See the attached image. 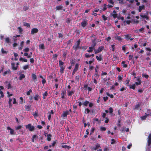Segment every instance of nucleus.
<instances>
[{"label": "nucleus", "mask_w": 151, "mask_h": 151, "mask_svg": "<svg viewBox=\"0 0 151 151\" xmlns=\"http://www.w3.org/2000/svg\"><path fill=\"white\" fill-rule=\"evenodd\" d=\"M42 83L43 85H44L46 82V81L45 78H43V79L42 81Z\"/></svg>", "instance_id": "obj_64"}, {"label": "nucleus", "mask_w": 151, "mask_h": 151, "mask_svg": "<svg viewBox=\"0 0 151 151\" xmlns=\"http://www.w3.org/2000/svg\"><path fill=\"white\" fill-rule=\"evenodd\" d=\"M104 46L99 47L97 50H96L95 49H94V50L95 51V53L97 54L99 52H101L104 49Z\"/></svg>", "instance_id": "obj_2"}, {"label": "nucleus", "mask_w": 151, "mask_h": 151, "mask_svg": "<svg viewBox=\"0 0 151 151\" xmlns=\"http://www.w3.org/2000/svg\"><path fill=\"white\" fill-rule=\"evenodd\" d=\"M104 101H106L108 99V98L107 96H104L103 98Z\"/></svg>", "instance_id": "obj_57"}, {"label": "nucleus", "mask_w": 151, "mask_h": 151, "mask_svg": "<svg viewBox=\"0 0 151 151\" xmlns=\"http://www.w3.org/2000/svg\"><path fill=\"white\" fill-rule=\"evenodd\" d=\"M132 22H133L134 23L137 24L139 23V21L138 20L136 19H132L131 21Z\"/></svg>", "instance_id": "obj_38"}, {"label": "nucleus", "mask_w": 151, "mask_h": 151, "mask_svg": "<svg viewBox=\"0 0 151 151\" xmlns=\"http://www.w3.org/2000/svg\"><path fill=\"white\" fill-rule=\"evenodd\" d=\"M75 92V90L74 89H72L71 91H68L67 94L68 96H71Z\"/></svg>", "instance_id": "obj_6"}, {"label": "nucleus", "mask_w": 151, "mask_h": 151, "mask_svg": "<svg viewBox=\"0 0 151 151\" xmlns=\"http://www.w3.org/2000/svg\"><path fill=\"white\" fill-rule=\"evenodd\" d=\"M79 65L78 63H77L76 64L75 66V68L74 70L77 71L78 69Z\"/></svg>", "instance_id": "obj_33"}, {"label": "nucleus", "mask_w": 151, "mask_h": 151, "mask_svg": "<svg viewBox=\"0 0 151 151\" xmlns=\"http://www.w3.org/2000/svg\"><path fill=\"white\" fill-rule=\"evenodd\" d=\"M99 67L97 65H96V68L95 69L96 73H98V72L99 71Z\"/></svg>", "instance_id": "obj_52"}, {"label": "nucleus", "mask_w": 151, "mask_h": 151, "mask_svg": "<svg viewBox=\"0 0 151 151\" xmlns=\"http://www.w3.org/2000/svg\"><path fill=\"white\" fill-rule=\"evenodd\" d=\"M96 58L97 60L99 61H101L103 60V59L102 58V55L101 54L99 55V56L97 55L96 56Z\"/></svg>", "instance_id": "obj_17"}, {"label": "nucleus", "mask_w": 151, "mask_h": 151, "mask_svg": "<svg viewBox=\"0 0 151 151\" xmlns=\"http://www.w3.org/2000/svg\"><path fill=\"white\" fill-rule=\"evenodd\" d=\"M81 24L82 27H84L87 25L88 22L87 21L84 20L81 22Z\"/></svg>", "instance_id": "obj_12"}, {"label": "nucleus", "mask_w": 151, "mask_h": 151, "mask_svg": "<svg viewBox=\"0 0 151 151\" xmlns=\"http://www.w3.org/2000/svg\"><path fill=\"white\" fill-rule=\"evenodd\" d=\"M85 57L86 58H88L91 57V55H89V54L88 53H86L85 55Z\"/></svg>", "instance_id": "obj_61"}, {"label": "nucleus", "mask_w": 151, "mask_h": 151, "mask_svg": "<svg viewBox=\"0 0 151 151\" xmlns=\"http://www.w3.org/2000/svg\"><path fill=\"white\" fill-rule=\"evenodd\" d=\"M25 77V76L24 74H20L19 73V80H22Z\"/></svg>", "instance_id": "obj_20"}, {"label": "nucleus", "mask_w": 151, "mask_h": 151, "mask_svg": "<svg viewBox=\"0 0 151 151\" xmlns=\"http://www.w3.org/2000/svg\"><path fill=\"white\" fill-rule=\"evenodd\" d=\"M109 112L110 114L112 113L113 112V109L112 107H110L109 109Z\"/></svg>", "instance_id": "obj_58"}, {"label": "nucleus", "mask_w": 151, "mask_h": 151, "mask_svg": "<svg viewBox=\"0 0 151 151\" xmlns=\"http://www.w3.org/2000/svg\"><path fill=\"white\" fill-rule=\"evenodd\" d=\"M94 47L91 46V47H89V50H87V52H92L93 51V49H94Z\"/></svg>", "instance_id": "obj_28"}, {"label": "nucleus", "mask_w": 151, "mask_h": 151, "mask_svg": "<svg viewBox=\"0 0 151 151\" xmlns=\"http://www.w3.org/2000/svg\"><path fill=\"white\" fill-rule=\"evenodd\" d=\"M145 115L144 116L141 117V118L142 120H145L146 119L147 116L150 115V114H147L146 113L145 114Z\"/></svg>", "instance_id": "obj_23"}, {"label": "nucleus", "mask_w": 151, "mask_h": 151, "mask_svg": "<svg viewBox=\"0 0 151 151\" xmlns=\"http://www.w3.org/2000/svg\"><path fill=\"white\" fill-rule=\"evenodd\" d=\"M131 36L129 35H125V38L127 40H129Z\"/></svg>", "instance_id": "obj_37"}, {"label": "nucleus", "mask_w": 151, "mask_h": 151, "mask_svg": "<svg viewBox=\"0 0 151 151\" xmlns=\"http://www.w3.org/2000/svg\"><path fill=\"white\" fill-rule=\"evenodd\" d=\"M80 42V39H79L75 43V45L73 46V47L75 51H76L78 49H81V47L79 46Z\"/></svg>", "instance_id": "obj_1"}, {"label": "nucleus", "mask_w": 151, "mask_h": 151, "mask_svg": "<svg viewBox=\"0 0 151 151\" xmlns=\"http://www.w3.org/2000/svg\"><path fill=\"white\" fill-rule=\"evenodd\" d=\"M5 41L7 43H9L10 42V41L9 37H6L5 38Z\"/></svg>", "instance_id": "obj_41"}, {"label": "nucleus", "mask_w": 151, "mask_h": 151, "mask_svg": "<svg viewBox=\"0 0 151 151\" xmlns=\"http://www.w3.org/2000/svg\"><path fill=\"white\" fill-rule=\"evenodd\" d=\"M52 135L50 134H48L47 135V139L48 141H50L51 140V137H52Z\"/></svg>", "instance_id": "obj_26"}, {"label": "nucleus", "mask_w": 151, "mask_h": 151, "mask_svg": "<svg viewBox=\"0 0 151 151\" xmlns=\"http://www.w3.org/2000/svg\"><path fill=\"white\" fill-rule=\"evenodd\" d=\"M111 145H113V144H114L116 142L115 140H114V139H111Z\"/></svg>", "instance_id": "obj_59"}, {"label": "nucleus", "mask_w": 151, "mask_h": 151, "mask_svg": "<svg viewBox=\"0 0 151 151\" xmlns=\"http://www.w3.org/2000/svg\"><path fill=\"white\" fill-rule=\"evenodd\" d=\"M31 105H29L28 106H25V109L28 111H29L30 110V109L31 108Z\"/></svg>", "instance_id": "obj_27"}, {"label": "nucleus", "mask_w": 151, "mask_h": 151, "mask_svg": "<svg viewBox=\"0 0 151 151\" xmlns=\"http://www.w3.org/2000/svg\"><path fill=\"white\" fill-rule=\"evenodd\" d=\"M100 147V145L98 143L96 144V147H94L95 148H93V150H96L97 149Z\"/></svg>", "instance_id": "obj_36"}, {"label": "nucleus", "mask_w": 151, "mask_h": 151, "mask_svg": "<svg viewBox=\"0 0 151 151\" xmlns=\"http://www.w3.org/2000/svg\"><path fill=\"white\" fill-rule=\"evenodd\" d=\"M88 105L91 108L93 106V104L91 102H89V104H88Z\"/></svg>", "instance_id": "obj_63"}, {"label": "nucleus", "mask_w": 151, "mask_h": 151, "mask_svg": "<svg viewBox=\"0 0 151 151\" xmlns=\"http://www.w3.org/2000/svg\"><path fill=\"white\" fill-rule=\"evenodd\" d=\"M40 48L42 49H45V45L44 44H42L40 45L39 46Z\"/></svg>", "instance_id": "obj_43"}, {"label": "nucleus", "mask_w": 151, "mask_h": 151, "mask_svg": "<svg viewBox=\"0 0 151 151\" xmlns=\"http://www.w3.org/2000/svg\"><path fill=\"white\" fill-rule=\"evenodd\" d=\"M7 128L8 130H10V133L11 134L14 135L15 134L14 133V130L11 129L9 127H7Z\"/></svg>", "instance_id": "obj_16"}, {"label": "nucleus", "mask_w": 151, "mask_h": 151, "mask_svg": "<svg viewBox=\"0 0 151 151\" xmlns=\"http://www.w3.org/2000/svg\"><path fill=\"white\" fill-rule=\"evenodd\" d=\"M70 63L71 65H74L75 63V60L72 59L70 61Z\"/></svg>", "instance_id": "obj_53"}, {"label": "nucleus", "mask_w": 151, "mask_h": 151, "mask_svg": "<svg viewBox=\"0 0 151 151\" xmlns=\"http://www.w3.org/2000/svg\"><path fill=\"white\" fill-rule=\"evenodd\" d=\"M102 18L104 21H106L107 19V17L104 15L102 16Z\"/></svg>", "instance_id": "obj_49"}, {"label": "nucleus", "mask_w": 151, "mask_h": 151, "mask_svg": "<svg viewBox=\"0 0 151 151\" xmlns=\"http://www.w3.org/2000/svg\"><path fill=\"white\" fill-rule=\"evenodd\" d=\"M32 78L34 81L35 82L37 81V76L35 74L33 73L32 74Z\"/></svg>", "instance_id": "obj_14"}, {"label": "nucleus", "mask_w": 151, "mask_h": 151, "mask_svg": "<svg viewBox=\"0 0 151 151\" xmlns=\"http://www.w3.org/2000/svg\"><path fill=\"white\" fill-rule=\"evenodd\" d=\"M19 64V63L18 62L16 64L15 63H11L12 69L14 70H16L17 69L18 65Z\"/></svg>", "instance_id": "obj_4"}, {"label": "nucleus", "mask_w": 151, "mask_h": 151, "mask_svg": "<svg viewBox=\"0 0 151 151\" xmlns=\"http://www.w3.org/2000/svg\"><path fill=\"white\" fill-rule=\"evenodd\" d=\"M38 29L37 28H33L32 29L31 31V34L32 35H33L35 33L38 32Z\"/></svg>", "instance_id": "obj_7"}, {"label": "nucleus", "mask_w": 151, "mask_h": 151, "mask_svg": "<svg viewBox=\"0 0 151 151\" xmlns=\"http://www.w3.org/2000/svg\"><path fill=\"white\" fill-rule=\"evenodd\" d=\"M64 63L62 61V60H59V66L61 65H64Z\"/></svg>", "instance_id": "obj_35"}, {"label": "nucleus", "mask_w": 151, "mask_h": 151, "mask_svg": "<svg viewBox=\"0 0 151 151\" xmlns=\"http://www.w3.org/2000/svg\"><path fill=\"white\" fill-rule=\"evenodd\" d=\"M92 42L91 46L94 47L96 44V39H95L94 40H92Z\"/></svg>", "instance_id": "obj_15"}, {"label": "nucleus", "mask_w": 151, "mask_h": 151, "mask_svg": "<svg viewBox=\"0 0 151 151\" xmlns=\"http://www.w3.org/2000/svg\"><path fill=\"white\" fill-rule=\"evenodd\" d=\"M88 104H89V101H88L86 100L83 102L82 105L86 107L87 106Z\"/></svg>", "instance_id": "obj_24"}, {"label": "nucleus", "mask_w": 151, "mask_h": 151, "mask_svg": "<svg viewBox=\"0 0 151 151\" xmlns=\"http://www.w3.org/2000/svg\"><path fill=\"white\" fill-rule=\"evenodd\" d=\"M58 55L56 54H55L53 55L52 58L54 60H56L57 59V57L58 56Z\"/></svg>", "instance_id": "obj_50"}, {"label": "nucleus", "mask_w": 151, "mask_h": 151, "mask_svg": "<svg viewBox=\"0 0 151 151\" xmlns=\"http://www.w3.org/2000/svg\"><path fill=\"white\" fill-rule=\"evenodd\" d=\"M60 68V73L62 74L64 73V70L65 68V67L64 65H61L59 66Z\"/></svg>", "instance_id": "obj_8"}, {"label": "nucleus", "mask_w": 151, "mask_h": 151, "mask_svg": "<svg viewBox=\"0 0 151 151\" xmlns=\"http://www.w3.org/2000/svg\"><path fill=\"white\" fill-rule=\"evenodd\" d=\"M129 60H133L134 58L133 55H130L129 56Z\"/></svg>", "instance_id": "obj_40"}, {"label": "nucleus", "mask_w": 151, "mask_h": 151, "mask_svg": "<svg viewBox=\"0 0 151 151\" xmlns=\"http://www.w3.org/2000/svg\"><path fill=\"white\" fill-rule=\"evenodd\" d=\"M39 98H40V96L37 94L35 95L34 97V99L35 101H38Z\"/></svg>", "instance_id": "obj_30"}, {"label": "nucleus", "mask_w": 151, "mask_h": 151, "mask_svg": "<svg viewBox=\"0 0 151 151\" xmlns=\"http://www.w3.org/2000/svg\"><path fill=\"white\" fill-rule=\"evenodd\" d=\"M32 90L30 89L29 90V91H27L26 93V94L27 95L29 96L30 95V93L32 92Z\"/></svg>", "instance_id": "obj_47"}, {"label": "nucleus", "mask_w": 151, "mask_h": 151, "mask_svg": "<svg viewBox=\"0 0 151 151\" xmlns=\"http://www.w3.org/2000/svg\"><path fill=\"white\" fill-rule=\"evenodd\" d=\"M12 99H10L9 100V108H11L12 107V104L11 103V101H12Z\"/></svg>", "instance_id": "obj_34"}, {"label": "nucleus", "mask_w": 151, "mask_h": 151, "mask_svg": "<svg viewBox=\"0 0 151 151\" xmlns=\"http://www.w3.org/2000/svg\"><path fill=\"white\" fill-rule=\"evenodd\" d=\"M140 16L141 17L143 18L146 19V20H148L149 19V17L146 15L141 14Z\"/></svg>", "instance_id": "obj_19"}, {"label": "nucleus", "mask_w": 151, "mask_h": 151, "mask_svg": "<svg viewBox=\"0 0 151 151\" xmlns=\"http://www.w3.org/2000/svg\"><path fill=\"white\" fill-rule=\"evenodd\" d=\"M115 38L119 41H120L122 40V38L120 36H117Z\"/></svg>", "instance_id": "obj_55"}, {"label": "nucleus", "mask_w": 151, "mask_h": 151, "mask_svg": "<svg viewBox=\"0 0 151 151\" xmlns=\"http://www.w3.org/2000/svg\"><path fill=\"white\" fill-rule=\"evenodd\" d=\"M141 105V103L139 102L138 104H137L134 106L133 109L134 110H138L139 108L140 107Z\"/></svg>", "instance_id": "obj_9"}, {"label": "nucleus", "mask_w": 151, "mask_h": 151, "mask_svg": "<svg viewBox=\"0 0 151 151\" xmlns=\"http://www.w3.org/2000/svg\"><path fill=\"white\" fill-rule=\"evenodd\" d=\"M94 76L95 78L98 79L99 77V75L98 73H95V74L94 75Z\"/></svg>", "instance_id": "obj_39"}, {"label": "nucleus", "mask_w": 151, "mask_h": 151, "mask_svg": "<svg viewBox=\"0 0 151 151\" xmlns=\"http://www.w3.org/2000/svg\"><path fill=\"white\" fill-rule=\"evenodd\" d=\"M145 8V6L144 5H142V6H139V8L138 9V11L139 12H141L142 10L144 9Z\"/></svg>", "instance_id": "obj_18"}, {"label": "nucleus", "mask_w": 151, "mask_h": 151, "mask_svg": "<svg viewBox=\"0 0 151 151\" xmlns=\"http://www.w3.org/2000/svg\"><path fill=\"white\" fill-rule=\"evenodd\" d=\"M66 91H62L61 98L63 99L65 98V96H66Z\"/></svg>", "instance_id": "obj_11"}, {"label": "nucleus", "mask_w": 151, "mask_h": 151, "mask_svg": "<svg viewBox=\"0 0 151 151\" xmlns=\"http://www.w3.org/2000/svg\"><path fill=\"white\" fill-rule=\"evenodd\" d=\"M27 128L30 131L32 132L34 130V127L32 126L30 124H29L26 126Z\"/></svg>", "instance_id": "obj_3"}, {"label": "nucleus", "mask_w": 151, "mask_h": 151, "mask_svg": "<svg viewBox=\"0 0 151 151\" xmlns=\"http://www.w3.org/2000/svg\"><path fill=\"white\" fill-rule=\"evenodd\" d=\"M125 61H123L122 62V65L123 67L124 68H127L128 66L127 65L125 64Z\"/></svg>", "instance_id": "obj_22"}, {"label": "nucleus", "mask_w": 151, "mask_h": 151, "mask_svg": "<svg viewBox=\"0 0 151 151\" xmlns=\"http://www.w3.org/2000/svg\"><path fill=\"white\" fill-rule=\"evenodd\" d=\"M90 112V110L88 108H86L85 109V112L86 114H88Z\"/></svg>", "instance_id": "obj_44"}, {"label": "nucleus", "mask_w": 151, "mask_h": 151, "mask_svg": "<svg viewBox=\"0 0 151 151\" xmlns=\"http://www.w3.org/2000/svg\"><path fill=\"white\" fill-rule=\"evenodd\" d=\"M63 6L62 5H59L56 6L55 9L56 10H60L62 9Z\"/></svg>", "instance_id": "obj_21"}, {"label": "nucleus", "mask_w": 151, "mask_h": 151, "mask_svg": "<svg viewBox=\"0 0 151 151\" xmlns=\"http://www.w3.org/2000/svg\"><path fill=\"white\" fill-rule=\"evenodd\" d=\"M47 95L48 93L47 91H45V93L43 94V99H45L46 98V97L47 96Z\"/></svg>", "instance_id": "obj_32"}, {"label": "nucleus", "mask_w": 151, "mask_h": 151, "mask_svg": "<svg viewBox=\"0 0 151 151\" xmlns=\"http://www.w3.org/2000/svg\"><path fill=\"white\" fill-rule=\"evenodd\" d=\"M148 145L149 146L151 144V134H150L148 136L147 140Z\"/></svg>", "instance_id": "obj_10"}, {"label": "nucleus", "mask_w": 151, "mask_h": 151, "mask_svg": "<svg viewBox=\"0 0 151 151\" xmlns=\"http://www.w3.org/2000/svg\"><path fill=\"white\" fill-rule=\"evenodd\" d=\"M29 64L24 65L23 67V68L24 70H26L27 69L29 68Z\"/></svg>", "instance_id": "obj_42"}, {"label": "nucleus", "mask_w": 151, "mask_h": 151, "mask_svg": "<svg viewBox=\"0 0 151 151\" xmlns=\"http://www.w3.org/2000/svg\"><path fill=\"white\" fill-rule=\"evenodd\" d=\"M137 81L135 83V84L137 86L140 85L142 83V81L140 80V78H137Z\"/></svg>", "instance_id": "obj_13"}, {"label": "nucleus", "mask_w": 151, "mask_h": 151, "mask_svg": "<svg viewBox=\"0 0 151 151\" xmlns=\"http://www.w3.org/2000/svg\"><path fill=\"white\" fill-rule=\"evenodd\" d=\"M118 14L116 13H114L112 14V16L113 17L114 19H115L117 17Z\"/></svg>", "instance_id": "obj_46"}, {"label": "nucleus", "mask_w": 151, "mask_h": 151, "mask_svg": "<svg viewBox=\"0 0 151 151\" xmlns=\"http://www.w3.org/2000/svg\"><path fill=\"white\" fill-rule=\"evenodd\" d=\"M100 129L101 131H104L106 130V128L105 127H101L100 128Z\"/></svg>", "instance_id": "obj_54"}, {"label": "nucleus", "mask_w": 151, "mask_h": 151, "mask_svg": "<svg viewBox=\"0 0 151 151\" xmlns=\"http://www.w3.org/2000/svg\"><path fill=\"white\" fill-rule=\"evenodd\" d=\"M19 61H22V62H27V60L26 59H24L22 57L19 58Z\"/></svg>", "instance_id": "obj_29"}, {"label": "nucleus", "mask_w": 151, "mask_h": 151, "mask_svg": "<svg viewBox=\"0 0 151 151\" xmlns=\"http://www.w3.org/2000/svg\"><path fill=\"white\" fill-rule=\"evenodd\" d=\"M142 76L143 77H145L146 79H147L149 78V76L147 74H142Z\"/></svg>", "instance_id": "obj_51"}, {"label": "nucleus", "mask_w": 151, "mask_h": 151, "mask_svg": "<svg viewBox=\"0 0 151 151\" xmlns=\"http://www.w3.org/2000/svg\"><path fill=\"white\" fill-rule=\"evenodd\" d=\"M107 74V73L106 72H104L102 71L101 73V76L102 77V76H104L106 75Z\"/></svg>", "instance_id": "obj_62"}, {"label": "nucleus", "mask_w": 151, "mask_h": 151, "mask_svg": "<svg viewBox=\"0 0 151 151\" xmlns=\"http://www.w3.org/2000/svg\"><path fill=\"white\" fill-rule=\"evenodd\" d=\"M131 21H130V20H127V21H124V23H125V22H126V23L128 24H129L130 23H131Z\"/></svg>", "instance_id": "obj_60"}, {"label": "nucleus", "mask_w": 151, "mask_h": 151, "mask_svg": "<svg viewBox=\"0 0 151 151\" xmlns=\"http://www.w3.org/2000/svg\"><path fill=\"white\" fill-rule=\"evenodd\" d=\"M135 84H134L132 85H130L129 86V88L130 89H132L133 90H134L135 88L136 87V85Z\"/></svg>", "instance_id": "obj_31"}, {"label": "nucleus", "mask_w": 151, "mask_h": 151, "mask_svg": "<svg viewBox=\"0 0 151 151\" xmlns=\"http://www.w3.org/2000/svg\"><path fill=\"white\" fill-rule=\"evenodd\" d=\"M29 49L28 47H27L25 48V49L23 50V51L24 52H28L29 51Z\"/></svg>", "instance_id": "obj_45"}, {"label": "nucleus", "mask_w": 151, "mask_h": 151, "mask_svg": "<svg viewBox=\"0 0 151 151\" xmlns=\"http://www.w3.org/2000/svg\"><path fill=\"white\" fill-rule=\"evenodd\" d=\"M33 115L34 117H37L38 116L37 112V111H35V112L33 114Z\"/></svg>", "instance_id": "obj_48"}, {"label": "nucleus", "mask_w": 151, "mask_h": 151, "mask_svg": "<svg viewBox=\"0 0 151 151\" xmlns=\"http://www.w3.org/2000/svg\"><path fill=\"white\" fill-rule=\"evenodd\" d=\"M70 114L69 111H63L61 115V116L63 118L67 117V116Z\"/></svg>", "instance_id": "obj_5"}, {"label": "nucleus", "mask_w": 151, "mask_h": 151, "mask_svg": "<svg viewBox=\"0 0 151 151\" xmlns=\"http://www.w3.org/2000/svg\"><path fill=\"white\" fill-rule=\"evenodd\" d=\"M61 147L63 148H67L68 150H69L71 148V147L68 146L66 145H62L61 146Z\"/></svg>", "instance_id": "obj_25"}, {"label": "nucleus", "mask_w": 151, "mask_h": 151, "mask_svg": "<svg viewBox=\"0 0 151 151\" xmlns=\"http://www.w3.org/2000/svg\"><path fill=\"white\" fill-rule=\"evenodd\" d=\"M24 25L27 27H30L29 24L27 23H25L24 24Z\"/></svg>", "instance_id": "obj_56"}]
</instances>
